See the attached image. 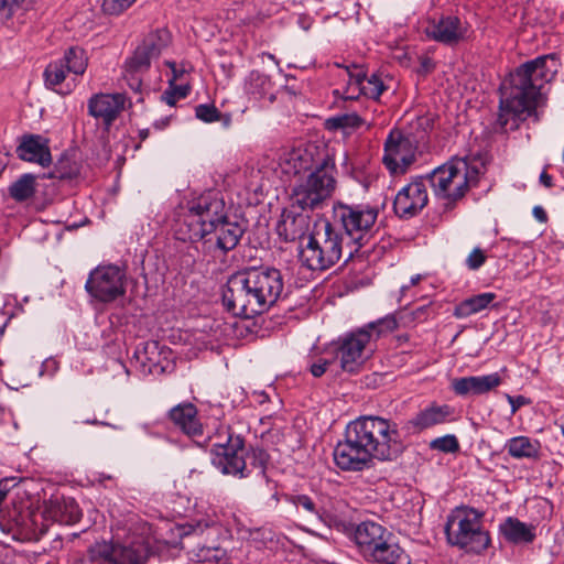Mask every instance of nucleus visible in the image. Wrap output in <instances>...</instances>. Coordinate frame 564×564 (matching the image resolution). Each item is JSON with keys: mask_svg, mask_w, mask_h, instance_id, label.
<instances>
[{"mask_svg": "<svg viewBox=\"0 0 564 564\" xmlns=\"http://www.w3.org/2000/svg\"><path fill=\"white\" fill-rule=\"evenodd\" d=\"M228 215L226 203L217 193L200 195L176 219L175 238L181 241H200Z\"/></svg>", "mask_w": 564, "mask_h": 564, "instance_id": "nucleus-6", "label": "nucleus"}, {"mask_svg": "<svg viewBox=\"0 0 564 564\" xmlns=\"http://www.w3.org/2000/svg\"><path fill=\"white\" fill-rule=\"evenodd\" d=\"M332 365V361L330 360H326V359H319L318 361L314 362L312 366H311V373L318 378L321 376H323L327 368Z\"/></svg>", "mask_w": 564, "mask_h": 564, "instance_id": "nucleus-49", "label": "nucleus"}, {"mask_svg": "<svg viewBox=\"0 0 564 564\" xmlns=\"http://www.w3.org/2000/svg\"><path fill=\"white\" fill-rule=\"evenodd\" d=\"M404 449L398 424L380 416H360L345 431L334 448V462L343 470H362L372 458L393 460Z\"/></svg>", "mask_w": 564, "mask_h": 564, "instance_id": "nucleus-1", "label": "nucleus"}, {"mask_svg": "<svg viewBox=\"0 0 564 564\" xmlns=\"http://www.w3.org/2000/svg\"><path fill=\"white\" fill-rule=\"evenodd\" d=\"M416 144L399 130H392L384 142L382 162L393 175L404 174L416 158Z\"/></svg>", "mask_w": 564, "mask_h": 564, "instance_id": "nucleus-16", "label": "nucleus"}, {"mask_svg": "<svg viewBox=\"0 0 564 564\" xmlns=\"http://www.w3.org/2000/svg\"><path fill=\"white\" fill-rule=\"evenodd\" d=\"M85 423L93 424V425L104 424L102 422H100V421H98L96 419L86 420Z\"/></svg>", "mask_w": 564, "mask_h": 564, "instance_id": "nucleus-58", "label": "nucleus"}, {"mask_svg": "<svg viewBox=\"0 0 564 564\" xmlns=\"http://www.w3.org/2000/svg\"><path fill=\"white\" fill-rule=\"evenodd\" d=\"M496 299L495 293H481L460 302L454 311L458 318H465L487 308Z\"/></svg>", "mask_w": 564, "mask_h": 564, "instance_id": "nucleus-34", "label": "nucleus"}, {"mask_svg": "<svg viewBox=\"0 0 564 564\" xmlns=\"http://www.w3.org/2000/svg\"><path fill=\"white\" fill-rule=\"evenodd\" d=\"M171 351L161 347L158 341H147L142 348H138L134 352L137 361L143 373L163 375L172 368L169 356Z\"/></svg>", "mask_w": 564, "mask_h": 564, "instance_id": "nucleus-22", "label": "nucleus"}, {"mask_svg": "<svg viewBox=\"0 0 564 564\" xmlns=\"http://www.w3.org/2000/svg\"><path fill=\"white\" fill-rule=\"evenodd\" d=\"M540 182L545 186V187H552V176L550 174H547L545 171H543L540 175Z\"/></svg>", "mask_w": 564, "mask_h": 564, "instance_id": "nucleus-57", "label": "nucleus"}, {"mask_svg": "<svg viewBox=\"0 0 564 564\" xmlns=\"http://www.w3.org/2000/svg\"><path fill=\"white\" fill-rule=\"evenodd\" d=\"M166 65L171 68L173 73V77L170 79L172 83H174L177 79H181L182 76L187 72L185 65H181L178 67L174 62H166Z\"/></svg>", "mask_w": 564, "mask_h": 564, "instance_id": "nucleus-53", "label": "nucleus"}, {"mask_svg": "<svg viewBox=\"0 0 564 564\" xmlns=\"http://www.w3.org/2000/svg\"><path fill=\"white\" fill-rule=\"evenodd\" d=\"M307 217L292 213L283 214L281 221L278 224L276 230L280 237L285 241H294L301 238L307 229Z\"/></svg>", "mask_w": 564, "mask_h": 564, "instance_id": "nucleus-31", "label": "nucleus"}, {"mask_svg": "<svg viewBox=\"0 0 564 564\" xmlns=\"http://www.w3.org/2000/svg\"><path fill=\"white\" fill-rule=\"evenodd\" d=\"M100 302H112L126 292L124 273L117 265H102L90 272L85 285Z\"/></svg>", "mask_w": 564, "mask_h": 564, "instance_id": "nucleus-15", "label": "nucleus"}, {"mask_svg": "<svg viewBox=\"0 0 564 564\" xmlns=\"http://www.w3.org/2000/svg\"><path fill=\"white\" fill-rule=\"evenodd\" d=\"M408 289H409V285H403V286L401 288V293H402V294H404L405 290H408Z\"/></svg>", "mask_w": 564, "mask_h": 564, "instance_id": "nucleus-61", "label": "nucleus"}, {"mask_svg": "<svg viewBox=\"0 0 564 564\" xmlns=\"http://www.w3.org/2000/svg\"><path fill=\"white\" fill-rule=\"evenodd\" d=\"M171 34L165 29H159L149 33L142 43L135 48L133 55L126 62L128 74L145 73L153 59L159 58L162 51L169 46Z\"/></svg>", "mask_w": 564, "mask_h": 564, "instance_id": "nucleus-17", "label": "nucleus"}, {"mask_svg": "<svg viewBox=\"0 0 564 564\" xmlns=\"http://www.w3.org/2000/svg\"><path fill=\"white\" fill-rule=\"evenodd\" d=\"M399 314L401 326L413 327L416 324L427 321L432 314V310L430 304H425L411 311L402 310Z\"/></svg>", "mask_w": 564, "mask_h": 564, "instance_id": "nucleus-39", "label": "nucleus"}, {"mask_svg": "<svg viewBox=\"0 0 564 564\" xmlns=\"http://www.w3.org/2000/svg\"><path fill=\"white\" fill-rule=\"evenodd\" d=\"M484 170V163L476 159H453L423 177L437 198L454 204L477 186Z\"/></svg>", "mask_w": 564, "mask_h": 564, "instance_id": "nucleus-5", "label": "nucleus"}, {"mask_svg": "<svg viewBox=\"0 0 564 564\" xmlns=\"http://www.w3.org/2000/svg\"><path fill=\"white\" fill-rule=\"evenodd\" d=\"M429 202L426 182L423 176L402 187L393 202V209L401 218H411L417 215Z\"/></svg>", "mask_w": 564, "mask_h": 564, "instance_id": "nucleus-19", "label": "nucleus"}, {"mask_svg": "<svg viewBox=\"0 0 564 564\" xmlns=\"http://www.w3.org/2000/svg\"><path fill=\"white\" fill-rule=\"evenodd\" d=\"M170 88L172 89V91H175V96L181 99V98H185L188 94V90H189V87L188 85H174V83H172L170 80Z\"/></svg>", "mask_w": 564, "mask_h": 564, "instance_id": "nucleus-54", "label": "nucleus"}, {"mask_svg": "<svg viewBox=\"0 0 564 564\" xmlns=\"http://www.w3.org/2000/svg\"><path fill=\"white\" fill-rule=\"evenodd\" d=\"M507 400L511 405V414H514L521 406L530 403V400L523 395L512 397L507 394Z\"/></svg>", "mask_w": 564, "mask_h": 564, "instance_id": "nucleus-48", "label": "nucleus"}, {"mask_svg": "<svg viewBox=\"0 0 564 564\" xmlns=\"http://www.w3.org/2000/svg\"><path fill=\"white\" fill-rule=\"evenodd\" d=\"M449 414L451 410L448 405L433 404L410 419L405 423V427L412 433L421 432L434 425L444 423Z\"/></svg>", "mask_w": 564, "mask_h": 564, "instance_id": "nucleus-29", "label": "nucleus"}, {"mask_svg": "<svg viewBox=\"0 0 564 564\" xmlns=\"http://www.w3.org/2000/svg\"><path fill=\"white\" fill-rule=\"evenodd\" d=\"M17 153L21 160L37 163L44 167L48 166L52 162L47 140L41 135L30 134L23 137L20 145L17 148Z\"/></svg>", "mask_w": 564, "mask_h": 564, "instance_id": "nucleus-28", "label": "nucleus"}, {"mask_svg": "<svg viewBox=\"0 0 564 564\" xmlns=\"http://www.w3.org/2000/svg\"><path fill=\"white\" fill-rule=\"evenodd\" d=\"M434 67H435V64L432 61V58H430L427 56H422L420 58V67L417 69V73L421 75H426V74L431 73L434 69Z\"/></svg>", "mask_w": 564, "mask_h": 564, "instance_id": "nucleus-52", "label": "nucleus"}, {"mask_svg": "<svg viewBox=\"0 0 564 564\" xmlns=\"http://www.w3.org/2000/svg\"><path fill=\"white\" fill-rule=\"evenodd\" d=\"M171 421L180 427L187 436L200 444L203 425L197 417V410L192 403L178 404L170 411Z\"/></svg>", "mask_w": 564, "mask_h": 564, "instance_id": "nucleus-27", "label": "nucleus"}, {"mask_svg": "<svg viewBox=\"0 0 564 564\" xmlns=\"http://www.w3.org/2000/svg\"><path fill=\"white\" fill-rule=\"evenodd\" d=\"M481 514L475 509H458L446 523L447 540L466 552L480 553L490 543L487 531L482 530Z\"/></svg>", "mask_w": 564, "mask_h": 564, "instance_id": "nucleus-12", "label": "nucleus"}, {"mask_svg": "<svg viewBox=\"0 0 564 564\" xmlns=\"http://www.w3.org/2000/svg\"><path fill=\"white\" fill-rule=\"evenodd\" d=\"M421 280V275L417 274L411 279V285H415Z\"/></svg>", "mask_w": 564, "mask_h": 564, "instance_id": "nucleus-60", "label": "nucleus"}, {"mask_svg": "<svg viewBox=\"0 0 564 564\" xmlns=\"http://www.w3.org/2000/svg\"><path fill=\"white\" fill-rule=\"evenodd\" d=\"M554 54L539 56L519 66L500 86L498 124L501 129L519 123L531 116L542 99L541 89L558 70Z\"/></svg>", "mask_w": 564, "mask_h": 564, "instance_id": "nucleus-2", "label": "nucleus"}, {"mask_svg": "<svg viewBox=\"0 0 564 564\" xmlns=\"http://www.w3.org/2000/svg\"><path fill=\"white\" fill-rule=\"evenodd\" d=\"M249 78L251 85H256L257 87H260L262 89H264L265 86L269 84V78L265 75L260 74L259 72H251Z\"/></svg>", "mask_w": 564, "mask_h": 564, "instance_id": "nucleus-50", "label": "nucleus"}, {"mask_svg": "<svg viewBox=\"0 0 564 564\" xmlns=\"http://www.w3.org/2000/svg\"><path fill=\"white\" fill-rule=\"evenodd\" d=\"M348 75L349 83L347 89L344 91L345 99L352 100L360 94L372 99H378L386 90L382 79L376 74L367 77L360 69H356V73L348 72Z\"/></svg>", "mask_w": 564, "mask_h": 564, "instance_id": "nucleus-25", "label": "nucleus"}, {"mask_svg": "<svg viewBox=\"0 0 564 564\" xmlns=\"http://www.w3.org/2000/svg\"><path fill=\"white\" fill-rule=\"evenodd\" d=\"M347 253L343 234L328 220L314 224L307 242L300 251L303 265L313 271H325L334 267Z\"/></svg>", "mask_w": 564, "mask_h": 564, "instance_id": "nucleus-8", "label": "nucleus"}, {"mask_svg": "<svg viewBox=\"0 0 564 564\" xmlns=\"http://www.w3.org/2000/svg\"><path fill=\"white\" fill-rule=\"evenodd\" d=\"M562 434L564 436V424L561 425Z\"/></svg>", "mask_w": 564, "mask_h": 564, "instance_id": "nucleus-62", "label": "nucleus"}, {"mask_svg": "<svg viewBox=\"0 0 564 564\" xmlns=\"http://www.w3.org/2000/svg\"><path fill=\"white\" fill-rule=\"evenodd\" d=\"M431 447L433 449L441 451L443 453H455L459 448L458 441L454 435H445L438 438H435L431 442Z\"/></svg>", "mask_w": 564, "mask_h": 564, "instance_id": "nucleus-42", "label": "nucleus"}, {"mask_svg": "<svg viewBox=\"0 0 564 564\" xmlns=\"http://www.w3.org/2000/svg\"><path fill=\"white\" fill-rule=\"evenodd\" d=\"M288 500L295 507L297 514L306 522L324 525L336 531L349 530V520L340 512L344 503L336 501L332 508L319 506L317 499L307 495H292Z\"/></svg>", "mask_w": 564, "mask_h": 564, "instance_id": "nucleus-14", "label": "nucleus"}, {"mask_svg": "<svg viewBox=\"0 0 564 564\" xmlns=\"http://www.w3.org/2000/svg\"><path fill=\"white\" fill-rule=\"evenodd\" d=\"M466 26L459 18L442 17L437 22L426 28V34L433 40L444 44H455L466 35Z\"/></svg>", "mask_w": 564, "mask_h": 564, "instance_id": "nucleus-26", "label": "nucleus"}, {"mask_svg": "<svg viewBox=\"0 0 564 564\" xmlns=\"http://www.w3.org/2000/svg\"><path fill=\"white\" fill-rule=\"evenodd\" d=\"M501 383L500 375L495 372L486 376L454 378L451 381V388L459 397H471L488 393Z\"/></svg>", "mask_w": 564, "mask_h": 564, "instance_id": "nucleus-24", "label": "nucleus"}, {"mask_svg": "<svg viewBox=\"0 0 564 564\" xmlns=\"http://www.w3.org/2000/svg\"><path fill=\"white\" fill-rule=\"evenodd\" d=\"M3 169H4L3 166H2V167H0V174L2 173Z\"/></svg>", "mask_w": 564, "mask_h": 564, "instance_id": "nucleus-63", "label": "nucleus"}, {"mask_svg": "<svg viewBox=\"0 0 564 564\" xmlns=\"http://www.w3.org/2000/svg\"><path fill=\"white\" fill-rule=\"evenodd\" d=\"M367 560L377 564H411L410 555L394 541L392 533Z\"/></svg>", "mask_w": 564, "mask_h": 564, "instance_id": "nucleus-30", "label": "nucleus"}, {"mask_svg": "<svg viewBox=\"0 0 564 564\" xmlns=\"http://www.w3.org/2000/svg\"><path fill=\"white\" fill-rule=\"evenodd\" d=\"M311 155L306 151H292L286 159V164L290 166L288 172L300 174L307 171L311 167Z\"/></svg>", "mask_w": 564, "mask_h": 564, "instance_id": "nucleus-41", "label": "nucleus"}, {"mask_svg": "<svg viewBox=\"0 0 564 564\" xmlns=\"http://www.w3.org/2000/svg\"><path fill=\"white\" fill-rule=\"evenodd\" d=\"M24 0H0V22L10 20Z\"/></svg>", "mask_w": 564, "mask_h": 564, "instance_id": "nucleus-45", "label": "nucleus"}, {"mask_svg": "<svg viewBox=\"0 0 564 564\" xmlns=\"http://www.w3.org/2000/svg\"><path fill=\"white\" fill-rule=\"evenodd\" d=\"M196 117L207 123L216 122L220 119V112L214 105L203 104L195 108Z\"/></svg>", "mask_w": 564, "mask_h": 564, "instance_id": "nucleus-43", "label": "nucleus"}, {"mask_svg": "<svg viewBox=\"0 0 564 564\" xmlns=\"http://www.w3.org/2000/svg\"><path fill=\"white\" fill-rule=\"evenodd\" d=\"M80 518L82 511L73 498L54 497L45 502L43 511H28L26 518H22L21 525L34 534H43L47 530L44 521L75 524Z\"/></svg>", "mask_w": 564, "mask_h": 564, "instance_id": "nucleus-13", "label": "nucleus"}, {"mask_svg": "<svg viewBox=\"0 0 564 564\" xmlns=\"http://www.w3.org/2000/svg\"><path fill=\"white\" fill-rule=\"evenodd\" d=\"M36 192V176L30 173L22 174L9 187V195L18 203L25 202Z\"/></svg>", "mask_w": 564, "mask_h": 564, "instance_id": "nucleus-35", "label": "nucleus"}, {"mask_svg": "<svg viewBox=\"0 0 564 564\" xmlns=\"http://www.w3.org/2000/svg\"><path fill=\"white\" fill-rule=\"evenodd\" d=\"M148 135H149V130L148 129L140 131V138L142 140H145L148 138Z\"/></svg>", "mask_w": 564, "mask_h": 564, "instance_id": "nucleus-59", "label": "nucleus"}, {"mask_svg": "<svg viewBox=\"0 0 564 564\" xmlns=\"http://www.w3.org/2000/svg\"><path fill=\"white\" fill-rule=\"evenodd\" d=\"M126 79L128 82L129 87L133 91H135V93L140 91L141 86H142L141 74H128L126 72Z\"/></svg>", "mask_w": 564, "mask_h": 564, "instance_id": "nucleus-51", "label": "nucleus"}, {"mask_svg": "<svg viewBox=\"0 0 564 564\" xmlns=\"http://www.w3.org/2000/svg\"><path fill=\"white\" fill-rule=\"evenodd\" d=\"M364 122L365 120L356 112L343 113L333 117L327 121L330 128L343 129L345 131L358 129L359 127H361V124H364Z\"/></svg>", "mask_w": 564, "mask_h": 564, "instance_id": "nucleus-40", "label": "nucleus"}, {"mask_svg": "<svg viewBox=\"0 0 564 564\" xmlns=\"http://www.w3.org/2000/svg\"><path fill=\"white\" fill-rule=\"evenodd\" d=\"M162 100H164L169 106H174L178 98L175 96V91H172L170 88L162 94Z\"/></svg>", "mask_w": 564, "mask_h": 564, "instance_id": "nucleus-55", "label": "nucleus"}, {"mask_svg": "<svg viewBox=\"0 0 564 564\" xmlns=\"http://www.w3.org/2000/svg\"><path fill=\"white\" fill-rule=\"evenodd\" d=\"M399 326H401V323H400V314L398 313V316L387 315L376 322L369 323L361 329L369 330V333L372 334V340H377L381 336L392 333Z\"/></svg>", "mask_w": 564, "mask_h": 564, "instance_id": "nucleus-38", "label": "nucleus"}, {"mask_svg": "<svg viewBox=\"0 0 564 564\" xmlns=\"http://www.w3.org/2000/svg\"><path fill=\"white\" fill-rule=\"evenodd\" d=\"M124 94H96L88 100V113L109 128L126 105Z\"/></svg>", "mask_w": 564, "mask_h": 564, "instance_id": "nucleus-21", "label": "nucleus"}, {"mask_svg": "<svg viewBox=\"0 0 564 564\" xmlns=\"http://www.w3.org/2000/svg\"><path fill=\"white\" fill-rule=\"evenodd\" d=\"M56 177L58 178H73L77 175V166L69 165L67 160H61L56 166Z\"/></svg>", "mask_w": 564, "mask_h": 564, "instance_id": "nucleus-47", "label": "nucleus"}, {"mask_svg": "<svg viewBox=\"0 0 564 564\" xmlns=\"http://www.w3.org/2000/svg\"><path fill=\"white\" fill-rule=\"evenodd\" d=\"M378 214V209L369 205L337 203L334 206L335 221L346 234L347 260L368 242Z\"/></svg>", "mask_w": 564, "mask_h": 564, "instance_id": "nucleus-11", "label": "nucleus"}, {"mask_svg": "<svg viewBox=\"0 0 564 564\" xmlns=\"http://www.w3.org/2000/svg\"><path fill=\"white\" fill-rule=\"evenodd\" d=\"M349 530L340 532L354 539L365 558H368L375 547L381 545L386 539H390L392 533L375 521H364L356 527L349 521Z\"/></svg>", "mask_w": 564, "mask_h": 564, "instance_id": "nucleus-20", "label": "nucleus"}, {"mask_svg": "<svg viewBox=\"0 0 564 564\" xmlns=\"http://www.w3.org/2000/svg\"><path fill=\"white\" fill-rule=\"evenodd\" d=\"M61 61H64L67 72L75 75H83L88 65L86 53L83 48L79 47L68 48Z\"/></svg>", "mask_w": 564, "mask_h": 564, "instance_id": "nucleus-37", "label": "nucleus"}, {"mask_svg": "<svg viewBox=\"0 0 564 564\" xmlns=\"http://www.w3.org/2000/svg\"><path fill=\"white\" fill-rule=\"evenodd\" d=\"M371 341L372 334L361 328L343 338L337 350L341 369L347 372H356L364 364Z\"/></svg>", "mask_w": 564, "mask_h": 564, "instance_id": "nucleus-18", "label": "nucleus"}, {"mask_svg": "<svg viewBox=\"0 0 564 564\" xmlns=\"http://www.w3.org/2000/svg\"><path fill=\"white\" fill-rule=\"evenodd\" d=\"M533 216L540 223H545L547 220V215H546L545 210L541 206H535L533 208Z\"/></svg>", "mask_w": 564, "mask_h": 564, "instance_id": "nucleus-56", "label": "nucleus"}, {"mask_svg": "<svg viewBox=\"0 0 564 564\" xmlns=\"http://www.w3.org/2000/svg\"><path fill=\"white\" fill-rule=\"evenodd\" d=\"M170 531L173 536L163 540L164 544L185 550L195 564H229L225 549L208 544L209 539L217 533L215 528L182 524Z\"/></svg>", "mask_w": 564, "mask_h": 564, "instance_id": "nucleus-9", "label": "nucleus"}, {"mask_svg": "<svg viewBox=\"0 0 564 564\" xmlns=\"http://www.w3.org/2000/svg\"><path fill=\"white\" fill-rule=\"evenodd\" d=\"M135 1L137 0H104L102 10L108 14L117 15L131 7Z\"/></svg>", "mask_w": 564, "mask_h": 564, "instance_id": "nucleus-44", "label": "nucleus"}, {"mask_svg": "<svg viewBox=\"0 0 564 564\" xmlns=\"http://www.w3.org/2000/svg\"><path fill=\"white\" fill-rule=\"evenodd\" d=\"M284 290L283 274L273 267L232 273L223 291V304L234 316L252 318L268 312Z\"/></svg>", "mask_w": 564, "mask_h": 564, "instance_id": "nucleus-3", "label": "nucleus"}, {"mask_svg": "<svg viewBox=\"0 0 564 564\" xmlns=\"http://www.w3.org/2000/svg\"><path fill=\"white\" fill-rule=\"evenodd\" d=\"M268 462L269 455L264 449L247 451L240 435L228 434L226 443L212 445V463L225 475L246 478L256 469L264 476Z\"/></svg>", "mask_w": 564, "mask_h": 564, "instance_id": "nucleus-7", "label": "nucleus"}, {"mask_svg": "<svg viewBox=\"0 0 564 564\" xmlns=\"http://www.w3.org/2000/svg\"><path fill=\"white\" fill-rule=\"evenodd\" d=\"M540 443L527 436H516L508 441L506 448L513 458H536L540 452Z\"/></svg>", "mask_w": 564, "mask_h": 564, "instance_id": "nucleus-33", "label": "nucleus"}, {"mask_svg": "<svg viewBox=\"0 0 564 564\" xmlns=\"http://www.w3.org/2000/svg\"><path fill=\"white\" fill-rule=\"evenodd\" d=\"M534 530L533 525H528L514 518H508L500 525L505 538L512 543H531L535 539Z\"/></svg>", "mask_w": 564, "mask_h": 564, "instance_id": "nucleus-32", "label": "nucleus"}, {"mask_svg": "<svg viewBox=\"0 0 564 564\" xmlns=\"http://www.w3.org/2000/svg\"><path fill=\"white\" fill-rule=\"evenodd\" d=\"M336 165L333 158L326 155L317 162L310 174L294 186L291 200L293 207L313 210L322 206L336 188Z\"/></svg>", "mask_w": 564, "mask_h": 564, "instance_id": "nucleus-10", "label": "nucleus"}, {"mask_svg": "<svg viewBox=\"0 0 564 564\" xmlns=\"http://www.w3.org/2000/svg\"><path fill=\"white\" fill-rule=\"evenodd\" d=\"M156 541L149 523H134L123 535L90 545L76 564H145Z\"/></svg>", "mask_w": 564, "mask_h": 564, "instance_id": "nucleus-4", "label": "nucleus"}, {"mask_svg": "<svg viewBox=\"0 0 564 564\" xmlns=\"http://www.w3.org/2000/svg\"><path fill=\"white\" fill-rule=\"evenodd\" d=\"M67 68L64 61H55L50 63L44 70L45 86L57 94H68L70 89H63V83L66 78Z\"/></svg>", "mask_w": 564, "mask_h": 564, "instance_id": "nucleus-36", "label": "nucleus"}, {"mask_svg": "<svg viewBox=\"0 0 564 564\" xmlns=\"http://www.w3.org/2000/svg\"><path fill=\"white\" fill-rule=\"evenodd\" d=\"M487 256L485 254V251L480 248H475L467 257L466 259V265L470 270H477L479 269L486 261Z\"/></svg>", "mask_w": 564, "mask_h": 564, "instance_id": "nucleus-46", "label": "nucleus"}, {"mask_svg": "<svg viewBox=\"0 0 564 564\" xmlns=\"http://www.w3.org/2000/svg\"><path fill=\"white\" fill-rule=\"evenodd\" d=\"M245 230V226L236 217L228 215L203 240L205 243L215 245L223 252H228L237 247Z\"/></svg>", "mask_w": 564, "mask_h": 564, "instance_id": "nucleus-23", "label": "nucleus"}]
</instances>
